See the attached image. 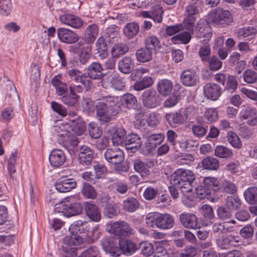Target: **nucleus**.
<instances>
[{
	"mask_svg": "<svg viewBox=\"0 0 257 257\" xmlns=\"http://www.w3.org/2000/svg\"><path fill=\"white\" fill-rule=\"evenodd\" d=\"M139 31V26L136 23H130L127 24L123 29L124 35L131 39L135 37Z\"/></svg>",
	"mask_w": 257,
	"mask_h": 257,
	"instance_id": "57",
	"label": "nucleus"
},
{
	"mask_svg": "<svg viewBox=\"0 0 257 257\" xmlns=\"http://www.w3.org/2000/svg\"><path fill=\"white\" fill-rule=\"evenodd\" d=\"M134 67V60L131 57H124L118 62V69L124 74L131 72Z\"/></svg>",
	"mask_w": 257,
	"mask_h": 257,
	"instance_id": "35",
	"label": "nucleus"
},
{
	"mask_svg": "<svg viewBox=\"0 0 257 257\" xmlns=\"http://www.w3.org/2000/svg\"><path fill=\"white\" fill-rule=\"evenodd\" d=\"M139 249L142 253L146 256L151 255L154 251V245L148 241H142L140 243Z\"/></svg>",
	"mask_w": 257,
	"mask_h": 257,
	"instance_id": "62",
	"label": "nucleus"
},
{
	"mask_svg": "<svg viewBox=\"0 0 257 257\" xmlns=\"http://www.w3.org/2000/svg\"><path fill=\"white\" fill-rule=\"evenodd\" d=\"M188 115L187 110L180 109L177 111L167 113L165 118L168 123L172 127L183 124L188 119Z\"/></svg>",
	"mask_w": 257,
	"mask_h": 257,
	"instance_id": "11",
	"label": "nucleus"
},
{
	"mask_svg": "<svg viewBox=\"0 0 257 257\" xmlns=\"http://www.w3.org/2000/svg\"><path fill=\"white\" fill-rule=\"evenodd\" d=\"M57 35L59 39L62 42L66 44H73L77 42L79 37L73 31L69 29L59 28L57 30Z\"/></svg>",
	"mask_w": 257,
	"mask_h": 257,
	"instance_id": "20",
	"label": "nucleus"
},
{
	"mask_svg": "<svg viewBox=\"0 0 257 257\" xmlns=\"http://www.w3.org/2000/svg\"><path fill=\"white\" fill-rule=\"evenodd\" d=\"M59 20L62 23L75 29L81 28L83 24V21L80 18L70 14H65L60 16Z\"/></svg>",
	"mask_w": 257,
	"mask_h": 257,
	"instance_id": "27",
	"label": "nucleus"
},
{
	"mask_svg": "<svg viewBox=\"0 0 257 257\" xmlns=\"http://www.w3.org/2000/svg\"><path fill=\"white\" fill-rule=\"evenodd\" d=\"M243 196L246 201L249 204H257L256 187L248 188L244 192Z\"/></svg>",
	"mask_w": 257,
	"mask_h": 257,
	"instance_id": "52",
	"label": "nucleus"
},
{
	"mask_svg": "<svg viewBox=\"0 0 257 257\" xmlns=\"http://www.w3.org/2000/svg\"><path fill=\"white\" fill-rule=\"evenodd\" d=\"M94 158V152L88 146L83 145L80 148L79 161L83 165H89Z\"/></svg>",
	"mask_w": 257,
	"mask_h": 257,
	"instance_id": "30",
	"label": "nucleus"
},
{
	"mask_svg": "<svg viewBox=\"0 0 257 257\" xmlns=\"http://www.w3.org/2000/svg\"><path fill=\"white\" fill-rule=\"evenodd\" d=\"M145 220L149 227H157L163 230L171 229L174 225L173 217L168 213L150 212L146 215Z\"/></svg>",
	"mask_w": 257,
	"mask_h": 257,
	"instance_id": "6",
	"label": "nucleus"
},
{
	"mask_svg": "<svg viewBox=\"0 0 257 257\" xmlns=\"http://www.w3.org/2000/svg\"><path fill=\"white\" fill-rule=\"evenodd\" d=\"M111 87L117 90H121L125 87V80L118 74H113L112 79Z\"/></svg>",
	"mask_w": 257,
	"mask_h": 257,
	"instance_id": "63",
	"label": "nucleus"
},
{
	"mask_svg": "<svg viewBox=\"0 0 257 257\" xmlns=\"http://www.w3.org/2000/svg\"><path fill=\"white\" fill-rule=\"evenodd\" d=\"M81 193L87 198L93 199L97 197V192L95 189L88 183H84Z\"/></svg>",
	"mask_w": 257,
	"mask_h": 257,
	"instance_id": "60",
	"label": "nucleus"
},
{
	"mask_svg": "<svg viewBox=\"0 0 257 257\" xmlns=\"http://www.w3.org/2000/svg\"><path fill=\"white\" fill-rule=\"evenodd\" d=\"M196 179L195 174L189 170L179 169L171 176L170 182L178 189L182 193L192 191L193 183Z\"/></svg>",
	"mask_w": 257,
	"mask_h": 257,
	"instance_id": "4",
	"label": "nucleus"
},
{
	"mask_svg": "<svg viewBox=\"0 0 257 257\" xmlns=\"http://www.w3.org/2000/svg\"><path fill=\"white\" fill-rule=\"evenodd\" d=\"M85 211L87 217L92 221L97 222L101 220L100 211L95 204L85 202Z\"/></svg>",
	"mask_w": 257,
	"mask_h": 257,
	"instance_id": "31",
	"label": "nucleus"
},
{
	"mask_svg": "<svg viewBox=\"0 0 257 257\" xmlns=\"http://www.w3.org/2000/svg\"><path fill=\"white\" fill-rule=\"evenodd\" d=\"M205 187L201 188L200 190L197 189V194L201 195L200 198H205V196L210 194L209 189L213 191H217L219 189L220 183L218 180L214 177H206L203 179Z\"/></svg>",
	"mask_w": 257,
	"mask_h": 257,
	"instance_id": "15",
	"label": "nucleus"
},
{
	"mask_svg": "<svg viewBox=\"0 0 257 257\" xmlns=\"http://www.w3.org/2000/svg\"><path fill=\"white\" fill-rule=\"evenodd\" d=\"M126 132L123 127L117 128L112 134V142L114 146L124 145Z\"/></svg>",
	"mask_w": 257,
	"mask_h": 257,
	"instance_id": "36",
	"label": "nucleus"
},
{
	"mask_svg": "<svg viewBox=\"0 0 257 257\" xmlns=\"http://www.w3.org/2000/svg\"><path fill=\"white\" fill-rule=\"evenodd\" d=\"M88 230L87 223L81 220L74 222L69 227L70 235H66L63 240L61 254L62 257H74L77 255L76 245L83 241V236Z\"/></svg>",
	"mask_w": 257,
	"mask_h": 257,
	"instance_id": "1",
	"label": "nucleus"
},
{
	"mask_svg": "<svg viewBox=\"0 0 257 257\" xmlns=\"http://www.w3.org/2000/svg\"><path fill=\"white\" fill-rule=\"evenodd\" d=\"M199 14V9L196 3L190 4L186 8L185 15L186 17L184 20L187 29L193 30L196 19Z\"/></svg>",
	"mask_w": 257,
	"mask_h": 257,
	"instance_id": "14",
	"label": "nucleus"
},
{
	"mask_svg": "<svg viewBox=\"0 0 257 257\" xmlns=\"http://www.w3.org/2000/svg\"><path fill=\"white\" fill-rule=\"evenodd\" d=\"M196 36L199 38H204L203 41L209 40L212 36L211 28L206 21L201 20L198 22Z\"/></svg>",
	"mask_w": 257,
	"mask_h": 257,
	"instance_id": "29",
	"label": "nucleus"
},
{
	"mask_svg": "<svg viewBox=\"0 0 257 257\" xmlns=\"http://www.w3.org/2000/svg\"><path fill=\"white\" fill-rule=\"evenodd\" d=\"M49 159L51 166L57 168L62 166L64 164L66 157L62 150L54 149L51 152Z\"/></svg>",
	"mask_w": 257,
	"mask_h": 257,
	"instance_id": "24",
	"label": "nucleus"
},
{
	"mask_svg": "<svg viewBox=\"0 0 257 257\" xmlns=\"http://www.w3.org/2000/svg\"><path fill=\"white\" fill-rule=\"evenodd\" d=\"M219 190L227 194H233L236 192L237 188L233 183L225 181L220 185Z\"/></svg>",
	"mask_w": 257,
	"mask_h": 257,
	"instance_id": "61",
	"label": "nucleus"
},
{
	"mask_svg": "<svg viewBox=\"0 0 257 257\" xmlns=\"http://www.w3.org/2000/svg\"><path fill=\"white\" fill-rule=\"evenodd\" d=\"M75 196H69L65 198L57 208L58 212H62L67 217L80 214L82 211V206L80 203L76 201Z\"/></svg>",
	"mask_w": 257,
	"mask_h": 257,
	"instance_id": "7",
	"label": "nucleus"
},
{
	"mask_svg": "<svg viewBox=\"0 0 257 257\" xmlns=\"http://www.w3.org/2000/svg\"><path fill=\"white\" fill-rule=\"evenodd\" d=\"M128 50V47L125 44L119 43L115 45L112 49L111 52L115 57H119L125 54Z\"/></svg>",
	"mask_w": 257,
	"mask_h": 257,
	"instance_id": "64",
	"label": "nucleus"
},
{
	"mask_svg": "<svg viewBox=\"0 0 257 257\" xmlns=\"http://www.w3.org/2000/svg\"><path fill=\"white\" fill-rule=\"evenodd\" d=\"M124 145L128 151L136 152L141 147V138L136 133L128 134L125 138Z\"/></svg>",
	"mask_w": 257,
	"mask_h": 257,
	"instance_id": "25",
	"label": "nucleus"
},
{
	"mask_svg": "<svg viewBox=\"0 0 257 257\" xmlns=\"http://www.w3.org/2000/svg\"><path fill=\"white\" fill-rule=\"evenodd\" d=\"M180 79L184 85L191 87L195 86L197 84L199 77L194 70L187 69L182 72Z\"/></svg>",
	"mask_w": 257,
	"mask_h": 257,
	"instance_id": "21",
	"label": "nucleus"
},
{
	"mask_svg": "<svg viewBox=\"0 0 257 257\" xmlns=\"http://www.w3.org/2000/svg\"><path fill=\"white\" fill-rule=\"evenodd\" d=\"M67 73L72 82L80 83L85 87L90 86L91 81L87 76L86 74L83 73L79 70L74 68L69 70Z\"/></svg>",
	"mask_w": 257,
	"mask_h": 257,
	"instance_id": "19",
	"label": "nucleus"
},
{
	"mask_svg": "<svg viewBox=\"0 0 257 257\" xmlns=\"http://www.w3.org/2000/svg\"><path fill=\"white\" fill-rule=\"evenodd\" d=\"M80 98L79 95L77 94H73L69 91V93L64 94L61 97V101L66 105L69 106H74L77 103Z\"/></svg>",
	"mask_w": 257,
	"mask_h": 257,
	"instance_id": "49",
	"label": "nucleus"
},
{
	"mask_svg": "<svg viewBox=\"0 0 257 257\" xmlns=\"http://www.w3.org/2000/svg\"><path fill=\"white\" fill-rule=\"evenodd\" d=\"M211 229L213 233L220 234L232 231L233 226H229L227 222H217L212 224Z\"/></svg>",
	"mask_w": 257,
	"mask_h": 257,
	"instance_id": "44",
	"label": "nucleus"
},
{
	"mask_svg": "<svg viewBox=\"0 0 257 257\" xmlns=\"http://www.w3.org/2000/svg\"><path fill=\"white\" fill-rule=\"evenodd\" d=\"M103 250L112 256H118L120 255V249H119L117 244L112 237H105L101 241Z\"/></svg>",
	"mask_w": 257,
	"mask_h": 257,
	"instance_id": "23",
	"label": "nucleus"
},
{
	"mask_svg": "<svg viewBox=\"0 0 257 257\" xmlns=\"http://www.w3.org/2000/svg\"><path fill=\"white\" fill-rule=\"evenodd\" d=\"M142 101L145 107L154 108L160 105L161 99L155 90H147L143 93Z\"/></svg>",
	"mask_w": 257,
	"mask_h": 257,
	"instance_id": "13",
	"label": "nucleus"
},
{
	"mask_svg": "<svg viewBox=\"0 0 257 257\" xmlns=\"http://www.w3.org/2000/svg\"><path fill=\"white\" fill-rule=\"evenodd\" d=\"M60 78L61 76H55L51 83L55 88L56 94L59 96H63L68 92V86L66 83L62 82Z\"/></svg>",
	"mask_w": 257,
	"mask_h": 257,
	"instance_id": "38",
	"label": "nucleus"
},
{
	"mask_svg": "<svg viewBox=\"0 0 257 257\" xmlns=\"http://www.w3.org/2000/svg\"><path fill=\"white\" fill-rule=\"evenodd\" d=\"M205 96L208 99L215 101L220 96L222 89L220 86L214 83H208L203 89Z\"/></svg>",
	"mask_w": 257,
	"mask_h": 257,
	"instance_id": "22",
	"label": "nucleus"
},
{
	"mask_svg": "<svg viewBox=\"0 0 257 257\" xmlns=\"http://www.w3.org/2000/svg\"><path fill=\"white\" fill-rule=\"evenodd\" d=\"M96 47L97 51L96 54L98 55L100 59H103L107 56V45L103 37H100L98 39L96 43Z\"/></svg>",
	"mask_w": 257,
	"mask_h": 257,
	"instance_id": "41",
	"label": "nucleus"
},
{
	"mask_svg": "<svg viewBox=\"0 0 257 257\" xmlns=\"http://www.w3.org/2000/svg\"><path fill=\"white\" fill-rule=\"evenodd\" d=\"M70 121V130L72 132L68 131L58 136L60 138L59 143L61 141L63 146L71 154L74 153L73 149L79 143L78 138L73 134L81 136L84 133L85 127L84 123L79 119L75 118Z\"/></svg>",
	"mask_w": 257,
	"mask_h": 257,
	"instance_id": "3",
	"label": "nucleus"
},
{
	"mask_svg": "<svg viewBox=\"0 0 257 257\" xmlns=\"http://www.w3.org/2000/svg\"><path fill=\"white\" fill-rule=\"evenodd\" d=\"M123 209L128 212H134L140 206L139 201L135 198H127L123 201Z\"/></svg>",
	"mask_w": 257,
	"mask_h": 257,
	"instance_id": "46",
	"label": "nucleus"
},
{
	"mask_svg": "<svg viewBox=\"0 0 257 257\" xmlns=\"http://www.w3.org/2000/svg\"><path fill=\"white\" fill-rule=\"evenodd\" d=\"M121 104L128 109L135 108L137 106L136 96L131 93L123 95L120 98Z\"/></svg>",
	"mask_w": 257,
	"mask_h": 257,
	"instance_id": "43",
	"label": "nucleus"
},
{
	"mask_svg": "<svg viewBox=\"0 0 257 257\" xmlns=\"http://www.w3.org/2000/svg\"><path fill=\"white\" fill-rule=\"evenodd\" d=\"M119 249H120V254L122 253L132 254L136 249V245L129 239H122L119 241Z\"/></svg>",
	"mask_w": 257,
	"mask_h": 257,
	"instance_id": "37",
	"label": "nucleus"
},
{
	"mask_svg": "<svg viewBox=\"0 0 257 257\" xmlns=\"http://www.w3.org/2000/svg\"><path fill=\"white\" fill-rule=\"evenodd\" d=\"M76 185L77 183L74 179L67 176L61 177L55 184L56 189L61 193L69 192L75 188Z\"/></svg>",
	"mask_w": 257,
	"mask_h": 257,
	"instance_id": "18",
	"label": "nucleus"
},
{
	"mask_svg": "<svg viewBox=\"0 0 257 257\" xmlns=\"http://www.w3.org/2000/svg\"><path fill=\"white\" fill-rule=\"evenodd\" d=\"M149 69L140 67L136 69L135 71L132 73V76L136 81L134 85V88L136 90L140 91L153 85L154 82L153 78L146 75V74L149 73Z\"/></svg>",
	"mask_w": 257,
	"mask_h": 257,
	"instance_id": "8",
	"label": "nucleus"
},
{
	"mask_svg": "<svg viewBox=\"0 0 257 257\" xmlns=\"http://www.w3.org/2000/svg\"><path fill=\"white\" fill-rule=\"evenodd\" d=\"M214 155L219 158L229 159L233 157L234 154L232 150L227 147L218 145L214 150Z\"/></svg>",
	"mask_w": 257,
	"mask_h": 257,
	"instance_id": "39",
	"label": "nucleus"
},
{
	"mask_svg": "<svg viewBox=\"0 0 257 257\" xmlns=\"http://www.w3.org/2000/svg\"><path fill=\"white\" fill-rule=\"evenodd\" d=\"M217 216L221 220H226L232 216L231 210L226 206L221 205L217 207L216 210Z\"/></svg>",
	"mask_w": 257,
	"mask_h": 257,
	"instance_id": "58",
	"label": "nucleus"
},
{
	"mask_svg": "<svg viewBox=\"0 0 257 257\" xmlns=\"http://www.w3.org/2000/svg\"><path fill=\"white\" fill-rule=\"evenodd\" d=\"M191 36L190 33L184 31L171 38V41L174 44H188L191 40Z\"/></svg>",
	"mask_w": 257,
	"mask_h": 257,
	"instance_id": "51",
	"label": "nucleus"
},
{
	"mask_svg": "<svg viewBox=\"0 0 257 257\" xmlns=\"http://www.w3.org/2000/svg\"><path fill=\"white\" fill-rule=\"evenodd\" d=\"M209 19L216 25L225 27L233 22V18L229 11L217 9L212 11L209 15Z\"/></svg>",
	"mask_w": 257,
	"mask_h": 257,
	"instance_id": "9",
	"label": "nucleus"
},
{
	"mask_svg": "<svg viewBox=\"0 0 257 257\" xmlns=\"http://www.w3.org/2000/svg\"><path fill=\"white\" fill-rule=\"evenodd\" d=\"M98 28L95 24L88 26L82 37L85 43L87 44H93L98 36Z\"/></svg>",
	"mask_w": 257,
	"mask_h": 257,
	"instance_id": "32",
	"label": "nucleus"
},
{
	"mask_svg": "<svg viewBox=\"0 0 257 257\" xmlns=\"http://www.w3.org/2000/svg\"><path fill=\"white\" fill-rule=\"evenodd\" d=\"M105 159L110 164H121L124 159L123 152L117 148L107 149L104 154Z\"/></svg>",
	"mask_w": 257,
	"mask_h": 257,
	"instance_id": "17",
	"label": "nucleus"
},
{
	"mask_svg": "<svg viewBox=\"0 0 257 257\" xmlns=\"http://www.w3.org/2000/svg\"><path fill=\"white\" fill-rule=\"evenodd\" d=\"M119 110L118 98L112 96L103 97L96 105V117L102 123L110 121Z\"/></svg>",
	"mask_w": 257,
	"mask_h": 257,
	"instance_id": "2",
	"label": "nucleus"
},
{
	"mask_svg": "<svg viewBox=\"0 0 257 257\" xmlns=\"http://www.w3.org/2000/svg\"><path fill=\"white\" fill-rule=\"evenodd\" d=\"M179 219L182 225L187 229H197L201 227L198 218L194 213H182L179 215Z\"/></svg>",
	"mask_w": 257,
	"mask_h": 257,
	"instance_id": "12",
	"label": "nucleus"
},
{
	"mask_svg": "<svg viewBox=\"0 0 257 257\" xmlns=\"http://www.w3.org/2000/svg\"><path fill=\"white\" fill-rule=\"evenodd\" d=\"M102 70L103 68L99 63L93 62L89 65L87 68V76L90 80L91 79L98 80L100 79V76L102 74Z\"/></svg>",
	"mask_w": 257,
	"mask_h": 257,
	"instance_id": "33",
	"label": "nucleus"
},
{
	"mask_svg": "<svg viewBox=\"0 0 257 257\" xmlns=\"http://www.w3.org/2000/svg\"><path fill=\"white\" fill-rule=\"evenodd\" d=\"M119 213V208L115 203L107 204L104 209L103 213L105 216L109 218H112L117 216Z\"/></svg>",
	"mask_w": 257,
	"mask_h": 257,
	"instance_id": "56",
	"label": "nucleus"
},
{
	"mask_svg": "<svg viewBox=\"0 0 257 257\" xmlns=\"http://www.w3.org/2000/svg\"><path fill=\"white\" fill-rule=\"evenodd\" d=\"M225 203L230 210H235L240 207L241 201L238 196H229L226 198Z\"/></svg>",
	"mask_w": 257,
	"mask_h": 257,
	"instance_id": "53",
	"label": "nucleus"
},
{
	"mask_svg": "<svg viewBox=\"0 0 257 257\" xmlns=\"http://www.w3.org/2000/svg\"><path fill=\"white\" fill-rule=\"evenodd\" d=\"M196 179L195 174L189 170L179 169L171 176L170 182L178 189L182 193L192 191L193 183Z\"/></svg>",
	"mask_w": 257,
	"mask_h": 257,
	"instance_id": "5",
	"label": "nucleus"
},
{
	"mask_svg": "<svg viewBox=\"0 0 257 257\" xmlns=\"http://www.w3.org/2000/svg\"><path fill=\"white\" fill-rule=\"evenodd\" d=\"M173 88V83L168 79H162L159 81L157 85V89L159 92L163 95H168L171 92Z\"/></svg>",
	"mask_w": 257,
	"mask_h": 257,
	"instance_id": "45",
	"label": "nucleus"
},
{
	"mask_svg": "<svg viewBox=\"0 0 257 257\" xmlns=\"http://www.w3.org/2000/svg\"><path fill=\"white\" fill-rule=\"evenodd\" d=\"M134 168L136 172L141 174L142 176H146L150 174L148 169V164L140 159L133 160Z\"/></svg>",
	"mask_w": 257,
	"mask_h": 257,
	"instance_id": "48",
	"label": "nucleus"
},
{
	"mask_svg": "<svg viewBox=\"0 0 257 257\" xmlns=\"http://www.w3.org/2000/svg\"><path fill=\"white\" fill-rule=\"evenodd\" d=\"M19 158L18 153L17 151H12L10 157L8 159L7 168L9 173L11 177L16 172V161Z\"/></svg>",
	"mask_w": 257,
	"mask_h": 257,
	"instance_id": "47",
	"label": "nucleus"
},
{
	"mask_svg": "<svg viewBox=\"0 0 257 257\" xmlns=\"http://www.w3.org/2000/svg\"><path fill=\"white\" fill-rule=\"evenodd\" d=\"M204 219L212 223L215 219L213 208L209 204H204L199 209Z\"/></svg>",
	"mask_w": 257,
	"mask_h": 257,
	"instance_id": "42",
	"label": "nucleus"
},
{
	"mask_svg": "<svg viewBox=\"0 0 257 257\" xmlns=\"http://www.w3.org/2000/svg\"><path fill=\"white\" fill-rule=\"evenodd\" d=\"M108 231L115 235L127 236L132 233V229L129 224L124 221H117L107 226Z\"/></svg>",
	"mask_w": 257,
	"mask_h": 257,
	"instance_id": "10",
	"label": "nucleus"
},
{
	"mask_svg": "<svg viewBox=\"0 0 257 257\" xmlns=\"http://www.w3.org/2000/svg\"><path fill=\"white\" fill-rule=\"evenodd\" d=\"M237 242L235 236L232 235L221 236L216 240L217 246L222 249H229Z\"/></svg>",
	"mask_w": 257,
	"mask_h": 257,
	"instance_id": "34",
	"label": "nucleus"
},
{
	"mask_svg": "<svg viewBox=\"0 0 257 257\" xmlns=\"http://www.w3.org/2000/svg\"><path fill=\"white\" fill-rule=\"evenodd\" d=\"M227 140L230 145L235 149H240L242 147L241 142L238 136L234 132H228Z\"/></svg>",
	"mask_w": 257,
	"mask_h": 257,
	"instance_id": "59",
	"label": "nucleus"
},
{
	"mask_svg": "<svg viewBox=\"0 0 257 257\" xmlns=\"http://www.w3.org/2000/svg\"><path fill=\"white\" fill-rule=\"evenodd\" d=\"M145 46L154 52L156 51L157 48H160L161 47L160 40L156 36H149L145 39Z\"/></svg>",
	"mask_w": 257,
	"mask_h": 257,
	"instance_id": "55",
	"label": "nucleus"
},
{
	"mask_svg": "<svg viewBox=\"0 0 257 257\" xmlns=\"http://www.w3.org/2000/svg\"><path fill=\"white\" fill-rule=\"evenodd\" d=\"M153 52L147 47L138 49L136 53L137 60L140 62H147L152 59Z\"/></svg>",
	"mask_w": 257,
	"mask_h": 257,
	"instance_id": "40",
	"label": "nucleus"
},
{
	"mask_svg": "<svg viewBox=\"0 0 257 257\" xmlns=\"http://www.w3.org/2000/svg\"><path fill=\"white\" fill-rule=\"evenodd\" d=\"M256 30L253 27H246L239 29L236 34L239 39L251 38L255 36Z\"/></svg>",
	"mask_w": 257,
	"mask_h": 257,
	"instance_id": "54",
	"label": "nucleus"
},
{
	"mask_svg": "<svg viewBox=\"0 0 257 257\" xmlns=\"http://www.w3.org/2000/svg\"><path fill=\"white\" fill-rule=\"evenodd\" d=\"M240 116L243 119H246L247 124L250 125L257 124V110L254 107H245L240 112Z\"/></svg>",
	"mask_w": 257,
	"mask_h": 257,
	"instance_id": "28",
	"label": "nucleus"
},
{
	"mask_svg": "<svg viewBox=\"0 0 257 257\" xmlns=\"http://www.w3.org/2000/svg\"><path fill=\"white\" fill-rule=\"evenodd\" d=\"M145 143V148L147 153H153L164 140V135L162 134L147 135Z\"/></svg>",
	"mask_w": 257,
	"mask_h": 257,
	"instance_id": "16",
	"label": "nucleus"
},
{
	"mask_svg": "<svg viewBox=\"0 0 257 257\" xmlns=\"http://www.w3.org/2000/svg\"><path fill=\"white\" fill-rule=\"evenodd\" d=\"M203 168L206 170H216L219 166L218 160L212 157H207L202 161Z\"/></svg>",
	"mask_w": 257,
	"mask_h": 257,
	"instance_id": "50",
	"label": "nucleus"
},
{
	"mask_svg": "<svg viewBox=\"0 0 257 257\" xmlns=\"http://www.w3.org/2000/svg\"><path fill=\"white\" fill-rule=\"evenodd\" d=\"M163 13V8L160 5H155L150 11L142 12L141 16L143 18H150L156 23H160L162 21Z\"/></svg>",
	"mask_w": 257,
	"mask_h": 257,
	"instance_id": "26",
	"label": "nucleus"
}]
</instances>
